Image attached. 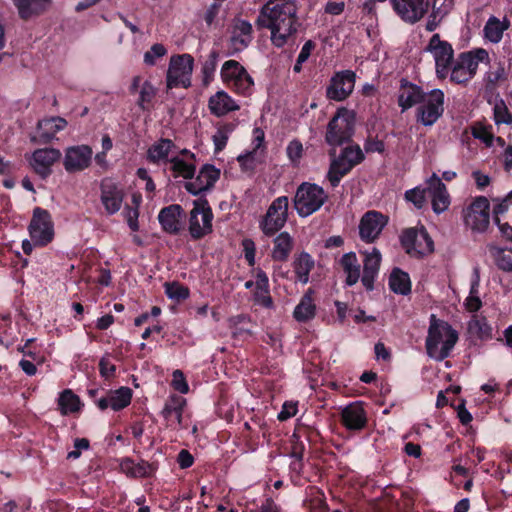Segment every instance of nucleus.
Here are the masks:
<instances>
[{
  "instance_id": "nucleus-28",
  "label": "nucleus",
  "mask_w": 512,
  "mask_h": 512,
  "mask_svg": "<svg viewBox=\"0 0 512 512\" xmlns=\"http://www.w3.org/2000/svg\"><path fill=\"white\" fill-rule=\"evenodd\" d=\"M364 256L361 281L366 290L371 291L374 289V281L379 273L381 253L374 247L372 252H365Z\"/></svg>"
},
{
  "instance_id": "nucleus-63",
  "label": "nucleus",
  "mask_w": 512,
  "mask_h": 512,
  "mask_svg": "<svg viewBox=\"0 0 512 512\" xmlns=\"http://www.w3.org/2000/svg\"><path fill=\"white\" fill-rule=\"evenodd\" d=\"M251 512H281V508L272 498H266L257 509Z\"/></svg>"
},
{
  "instance_id": "nucleus-55",
  "label": "nucleus",
  "mask_w": 512,
  "mask_h": 512,
  "mask_svg": "<svg viewBox=\"0 0 512 512\" xmlns=\"http://www.w3.org/2000/svg\"><path fill=\"white\" fill-rule=\"evenodd\" d=\"M253 296L256 304L268 309L273 307V299L270 295L269 289H256Z\"/></svg>"
},
{
  "instance_id": "nucleus-50",
  "label": "nucleus",
  "mask_w": 512,
  "mask_h": 512,
  "mask_svg": "<svg viewBox=\"0 0 512 512\" xmlns=\"http://www.w3.org/2000/svg\"><path fill=\"white\" fill-rule=\"evenodd\" d=\"M219 54L217 51H211L208 58L204 62L202 66V74H203V81L205 83H209L216 71L217 68V61H218Z\"/></svg>"
},
{
  "instance_id": "nucleus-14",
  "label": "nucleus",
  "mask_w": 512,
  "mask_h": 512,
  "mask_svg": "<svg viewBox=\"0 0 512 512\" xmlns=\"http://www.w3.org/2000/svg\"><path fill=\"white\" fill-rule=\"evenodd\" d=\"M355 81L356 73L352 70L335 72L326 87L327 99L336 102L346 100L354 90Z\"/></svg>"
},
{
  "instance_id": "nucleus-24",
  "label": "nucleus",
  "mask_w": 512,
  "mask_h": 512,
  "mask_svg": "<svg viewBox=\"0 0 512 512\" xmlns=\"http://www.w3.org/2000/svg\"><path fill=\"white\" fill-rule=\"evenodd\" d=\"M133 391L131 388L122 386L116 390H107L101 395L98 401V408L105 411L111 408L113 411H121L130 405Z\"/></svg>"
},
{
  "instance_id": "nucleus-18",
  "label": "nucleus",
  "mask_w": 512,
  "mask_h": 512,
  "mask_svg": "<svg viewBox=\"0 0 512 512\" xmlns=\"http://www.w3.org/2000/svg\"><path fill=\"white\" fill-rule=\"evenodd\" d=\"M124 192L111 178H103L100 182V200L108 215L116 214L122 206Z\"/></svg>"
},
{
  "instance_id": "nucleus-64",
  "label": "nucleus",
  "mask_w": 512,
  "mask_h": 512,
  "mask_svg": "<svg viewBox=\"0 0 512 512\" xmlns=\"http://www.w3.org/2000/svg\"><path fill=\"white\" fill-rule=\"evenodd\" d=\"M254 156H255V152L250 151L246 154L239 155L237 157V161L243 170H248V169L254 168Z\"/></svg>"
},
{
  "instance_id": "nucleus-11",
  "label": "nucleus",
  "mask_w": 512,
  "mask_h": 512,
  "mask_svg": "<svg viewBox=\"0 0 512 512\" xmlns=\"http://www.w3.org/2000/svg\"><path fill=\"white\" fill-rule=\"evenodd\" d=\"M445 95L441 89L427 92L424 100L416 108V121L423 126H433L444 113Z\"/></svg>"
},
{
  "instance_id": "nucleus-20",
  "label": "nucleus",
  "mask_w": 512,
  "mask_h": 512,
  "mask_svg": "<svg viewBox=\"0 0 512 512\" xmlns=\"http://www.w3.org/2000/svg\"><path fill=\"white\" fill-rule=\"evenodd\" d=\"M93 151L88 145H77L66 149L64 168L68 173L80 172L88 168L92 161Z\"/></svg>"
},
{
  "instance_id": "nucleus-53",
  "label": "nucleus",
  "mask_w": 512,
  "mask_h": 512,
  "mask_svg": "<svg viewBox=\"0 0 512 512\" xmlns=\"http://www.w3.org/2000/svg\"><path fill=\"white\" fill-rule=\"evenodd\" d=\"M303 151V145L297 139L292 140L286 148L287 156L295 166L299 164L300 159L303 156Z\"/></svg>"
},
{
  "instance_id": "nucleus-54",
  "label": "nucleus",
  "mask_w": 512,
  "mask_h": 512,
  "mask_svg": "<svg viewBox=\"0 0 512 512\" xmlns=\"http://www.w3.org/2000/svg\"><path fill=\"white\" fill-rule=\"evenodd\" d=\"M167 53L164 45L160 43H155L151 46V48L145 52L144 54V62L147 65H155L156 60L158 58L163 57Z\"/></svg>"
},
{
  "instance_id": "nucleus-27",
  "label": "nucleus",
  "mask_w": 512,
  "mask_h": 512,
  "mask_svg": "<svg viewBox=\"0 0 512 512\" xmlns=\"http://www.w3.org/2000/svg\"><path fill=\"white\" fill-rule=\"evenodd\" d=\"M425 50L432 53L435 66H452L454 63V49L452 45L440 38L439 34H433Z\"/></svg>"
},
{
  "instance_id": "nucleus-52",
  "label": "nucleus",
  "mask_w": 512,
  "mask_h": 512,
  "mask_svg": "<svg viewBox=\"0 0 512 512\" xmlns=\"http://www.w3.org/2000/svg\"><path fill=\"white\" fill-rule=\"evenodd\" d=\"M472 135L474 138L482 141L487 147H491L494 142V135L491 131V126L477 125L472 128Z\"/></svg>"
},
{
  "instance_id": "nucleus-33",
  "label": "nucleus",
  "mask_w": 512,
  "mask_h": 512,
  "mask_svg": "<svg viewBox=\"0 0 512 512\" xmlns=\"http://www.w3.org/2000/svg\"><path fill=\"white\" fill-rule=\"evenodd\" d=\"M313 291L308 289L301 297L300 302L293 311V317L297 322L306 323L316 315V305L312 297Z\"/></svg>"
},
{
  "instance_id": "nucleus-10",
  "label": "nucleus",
  "mask_w": 512,
  "mask_h": 512,
  "mask_svg": "<svg viewBox=\"0 0 512 512\" xmlns=\"http://www.w3.org/2000/svg\"><path fill=\"white\" fill-rule=\"evenodd\" d=\"M193 66L194 58L190 54L172 56L166 74L167 91L177 87L189 88Z\"/></svg>"
},
{
  "instance_id": "nucleus-6",
  "label": "nucleus",
  "mask_w": 512,
  "mask_h": 512,
  "mask_svg": "<svg viewBox=\"0 0 512 512\" xmlns=\"http://www.w3.org/2000/svg\"><path fill=\"white\" fill-rule=\"evenodd\" d=\"M488 60L489 54L483 48L460 53L452 65L450 81L456 84L468 83L476 75L479 63Z\"/></svg>"
},
{
  "instance_id": "nucleus-35",
  "label": "nucleus",
  "mask_w": 512,
  "mask_h": 512,
  "mask_svg": "<svg viewBox=\"0 0 512 512\" xmlns=\"http://www.w3.org/2000/svg\"><path fill=\"white\" fill-rule=\"evenodd\" d=\"M293 249V238L288 232H281L274 239L272 250V259L274 261L285 262Z\"/></svg>"
},
{
  "instance_id": "nucleus-25",
  "label": "nucleus",
  "mask_w": 512,
  "mask_h": 512,
  "mask_svg": "<svg viewBox=\"0 0 512 512\" xmlns=\"http://www.w3.org/2000/svg\"><path fill=\"white\" fill-rule=\"evenodd\" d=\"M184 209L179 204H171L163 207L158 214V221L164 232L171 235H178L182 230L181 219Z\"/></svg>"
},
{
  "instance_id": "nucleus-3",
  "label": "nucleus",
  "mask_w": 512,
  "mask_h": 512,
  "mask_svg": "<svg viewBox=\"0 0 512 512\" xmlns=\"http://www.w3.org/2000/svg\"><path fill=\"white\" fill-rule=\"evenodd\" d=\"M355 112L345 107L338 108L328 122L325 141L329 146L338 147L352 141L355 133Z\"/></svg>"
},
{
  "instance_id": "nucleus-46",
  "label": "nucleus",
  "mask_w": 512,
  "mask_h": 512,
  "mask_svg": "<svg viewBox=\"0 0 512 512\" xmlns=\"http://www.w3.org/2000/svg\"><path fill=\"white\" fill-rule=\"evenodd\" d=\"M233 129L234 125L232 123H226L217 129V132L212 137L215 146V153L221 152L226 147L229 134Z\"/></svg>"
},
{
  "instance_id": "nucleus-5",
  "label": "nucleus",
  "mask_w": 512,
  "mask_h": 512,
  "mask_svg": "<svg viewBox=\"0 0 512 512\" xmlns=\"http://www.w3.org/2000/svg\"><path fill=\"white\" fill-rule=\"evenodd\" d=\"M328 193L316 183L302 182L296 189L293 206L297 214L302 217H308L327 202Z\"/></svg>"
},
{
  "instance_id": "nucleus-9",
  "label": "nucleus",
  "mask_w": 512,
  "mask_h": 512,
  "mask_svg": "<svg viewBox=\"0 0 512 512\" xmlns=\"http://www.w3.org/2000/svg\"><path fill=\"white\" fill-rule=\"evenodd\" d=\"M221 78L228 88L239 95L249 96L253 92V78L236 60L224 62L221 68Z\"/></svg>"
},
{
  "instance_id": "nucleus-40",
  "label": "nucleus",
  "mask_w": 512,
  "mask_h": 512,
  "mask_svg": "<svg viewBox=\"0 0 512 512\" xmlns=\"http://www.w3.org/2000/svg\"><path fill=\"white\" fill-rule=\"evenodd\" d=\"M508 26V21L501 22L496 17H491L484 26L485 37L493 43H498L502 39L503 32Z\"/></svg>"
},
{
  "instance_id": "nucleus-30",
  "label": "nucleus",
  "mask_w": 512,
  "mask_h": 512,
  "mask_svg": "<svg viewBox=\"0 0 512 512\" xmlns=\"http://www.w3.org/2000/svg\"><path fill=\"white\" fill-rule=\"evenodd\" d=\"M175 148L174 141L169 138H160L148 148L146 160L155 165L168 164L171 158L170 154Z\"/></svg>"
},
{
  "instance_id": "nucleus-59",
  "label": "nucleus",
  "mask_w": 512,
  "mask_h": 512,
  "mask_svg": "<svg viewBox=\"0 0 512 512\" xmlns=\"http://www.w3.org/2000/svg\"><path fill=\"white\" fill-rule=\"evenodd\" d=\"M364 149L367 153H383L385 151V143L377 138L368 137L364 143Z\"/></svg>"
},
{
  "instance_id": "nucleus-2",
  "label": "nucleus",
  "mask_w": 512,
  "mask_h": 512,
  "mask_svg": "<svg viewBox=\"0 0 512 512\" xmlns=\"http://www.w3.org/2000/svg\"><path fill=\"white\" fill-rule=\"evenodd\" d=\"M457 341V331L446 322H438L432 315L425 343L428 356L443 361L450 356Z\"/></svg>"
},
{
  "instance_id": "nucleus-16",
  "label": "nucleus",
  "mask_w": 512,
  "mask_h": 512,
  "mask_svg": "<svg viewBox=\"0 0 512 512\" xmlns=\"http://www.w3.org/2000/svg\"><path fill=\"white\" fill-rule=\"evenodd\" d=\"M390 4L404 23L414 25L428 13L430 0H390Z\"/></svg>"
},
{
  "instance_id": "nucleus-15",
  "label": "nucleus",
  "mask_w": 512,
  "mask_h": 512,
  "mask_svg": "<svg viewBox=\"0 0 512 512\" xmlns=\"http://www.w3.org/2000/svg\"><path fill=\"white\" fill-rule=\"evenodd\" d=\"M465 225L476 232H485L490 222V204L485 196H479L464 211Z\"/></svg>"
},
{
  "instance_id": "nucleus-42",
  "label": "nucleus",
  "mask_w": 512,
  "mask_h": 512,
  "mask_svg": "<svg viewBox=\"0 0 512 512\" xmlns=\"http://www.w3.org/2000/svg\"><path fill=\"white\" fill-rule=\"evenodd\" d=\"M157 89L154 85L146 80L142 83L139 90V98L137 106L143 111H150L153 108V101L156 97Z\"/></svg>"
},
{
  "instance_id": "nucleus-56",
  "label": "nucleus",
  "mask_w": 512,
  "mask_h": 512,
  "mask_svg": "<svg viewBox=\"0 0 512 512\" xmlns=\"http://www.w3.org/2000/svg\"><path fill=\"white\" fill-rule=\"evenodd\" d=\"M242 247L244 252L245 260L247 261L249 266L255 265V254H256V246L252 239L245 238L242 240Z\"/></svg>"
},
{
  "instance_id": "nucleus-48",
  "label": "nucleus",
  "mask_w": 512,
  "mask_h": 512,
  "mask_svg": "<svg viewBox=\"0 0 512 512\" xmlns=\"http://www.w3.org/2000/svg\"><path fill=\"white\" fill-rule=\"evenodd\" d=\"M506 79L505 62L499 61L496 68L490 70L486 74V86L489 89H493L497 86L500 81Z\"/></svg>"
},
{
  "instance_id": "nucleus-61",
  "label": "nucleus",
  "mask_w": 512,
  "mask_h": 512,
  "mask_svg": "<svg viewBox=\"0 0 512 512\" xmlns=\"http://www.w3.org/2000/svg\"><path fill=\"white\" fill-rule=\"evenodd\" d=\"M177 463L181 469H188L194 464V457L188 450L182 449L177 455Z\"/></svg>"
},
{
  "instance_id": "nucleus-51",
  "label": "nucleus",
  "mask_w": 512,
  "mask_h": 512,
  "mask_svg": "<svg viewBox=\"0 0 512 512\" xmlns=\"http://www.w3.org/2000/svg\"><path fill=\"white\" fill-rule=\"evenodd\" d=\"M156 470L157 465L155 463L141 460L139 463H135V468L132 472V478H148L151 477Z\"/></svg>"
},
{
  "instance_id": "nucleus-4",
  "label": "nucleus",
  "mask_w": 512,
  "mask_h": 512,
  "mask_svg": "<svg viewBox=\"0 0 512 512\" xmlns=\"http://www.w3.org/2000/svg\"><path fill=\"white\" fill-rule=\"evenodd\" d=\"M330 155L334 157L331 159L326 178L333 188L337 187L342 178L365 159L364 153L358 144L344 147L338 156H335V151Z\"/></svg>"
},
{
  "instance_id": "nucleus-37",
  "label": "nucleus",
  "mask_w": 512,
  "mask_h": 512,
  "mask_svg": "<svg viewBox=\"0 0 512 512\" xmlns=\"http://www.w3.org/2000/svg\"><path fill=\"white\" fill-rule=\"evenodd\" d=\"M389 288L396 294L408 295L411 293V280L407 272L394 268L389 277Z\"/></svg>"
},
{
  "instance_id": "nucleus-22",
  "label": "nucleus",
  "mask_w": 512,
  "mask_h": 512,
  "mask_svg": "<svg viewBox=\"0 0 512 512\" xmlns=\"http://www.w3.org/2000/svg\"><path fill=\"white\" fill-rule=\"evenodd\" d=\"M186 404V399L177 394L170 395L167 398L161 411L167 427L172 429L185 427L183 424V412Z\"/></svg>"
},
{
  "instance_id": "nucleus-60",
  "label": "nucleus",
  "mask_w": 512,
  "mask_h": 512,
  "mask_svg": "<svg viewBox=\"0 0 512 512\" xmlns=\"http://www.w3.org/2000/svg\"><path fill=\"white\" fill-rule=\"evenodd\" d=\"M452 4L453 1H449L448 3L443 2L440 6H437V0H433L431 14L443 20L450 12Z\"/></svg>"
},
{
  "instance_id": "nucleus-31",
  "label": "nucleus",
  "mask_w": 512,
  "mask_h": 512,
  "mask_svg": "<svg viewBox=\"0 0 512 512\" xmlns=\"http://www.w3.org/2000/svg\"><path fill=\"white\" fill-rule=\"evenodd\" d=\"M295 282L307 284L310 279V273L315 267L314 258L306 251L296 253L292 261Z\"/></svg>"
},
{
  "instance_id": "nucleus-58",
  "label": "nucleus",
  "mask_w": 512,
  "mask_h": 512,
  "mask_svg": "<svg viewBox=\"0 0 512 512\" xmlns=\"http://www.w3.org/2000/svg\"><path fill=\"white\" fill-rule=\"evenodd\" d=\"M100 375L106 379L112 378L116 373V366L107 358L103 357L99 361Z\"/></svg>"
},
{
  "instance_id": "nucleus-41",
  "label": "nucleus",
  "mask_w": 512,
  "mask_h": 512,
  "mask_svg": "<svg viewBox=\"0 0 512 512\" xmlns=\"http://www.w3.org/2000/svg\"><path fill=\"white\" fill-rule=\"evenodd\" d=\"M61 413L66 415L80 410V398L70 389L64 390L58 399Z\"/></svg>"
},
{
  "instance_id": "nucleus-17",
  "label": "nucleus",
  "mask_w": 512,
  "mask_h": 512,
  "mask_svg": "<svg viewBox=\"0 0 512 512\" xmlns=\"http://www.w3.org/2000/svg\"><path fill=\"white\" fill-rule=\"evenodd\" d=\"M220 174V169L214 165L204 164L193 181L184 183V188L188 193L198 196L203 192L211 190L219 180Z\"/></svg>"
},
{
  "instance_id": "nucleus-26",
  "label": "nucleus",
  "mask_w": 512,
  "mask_h": 512,
  "mask_svg": "<svg viewBox=\"0 0 512 512\" xmlns=\"http://www.w3.org/2000/svg\"><path fill=\"white\" fill-rule=\"evenodd\" d=\"M424 89L407 79H401L398 94V105L402 111H406L416 105H419L426 96Z\"/></svg>"
},
{
  "instance_id": "nucleus-7",
  "label": "nucleus",
  "mask_w": 512,
  "mask_h": 512,
  "mask_svg": "<svg viewBox=\"0 0 512 512\" xmlns=\"http://www.w3.org/2000/svg\"><path fill=\"white\" fill-rule=\"evenodd\" d=\"M400 243L408 255L418 259L434 251V242L423 225L404 229L400 235Z\"/></svg>"
},
{
  "instance_id": "nucleus-12",
  "label": "nucleus",
  "mask_w": 512,
  "mask_h": 512,
  "mask_svg": "<svg viewBox=\"0 0 512 512\" xmlns=\"http://www.w3.org/2000/svg\"><path fill=\"white\" fill-rule=\"evenodd\" d=\"M28 230L35 246L44 247L51 243L54 239V223L49 211L41 207L34 208Z\"/></svg>"
},
{
  "instance_id": "nucleus-23",
  "label": "nucleus",
  "mask_w": 512,
  "mask_h": 512,
  "mask_svg": "<svg viewBox=\"0 0 512 512\" xmlns=\"http://www.w3.org/2000/svg\"><path fill=\"white\" fill-rule=\"evenodd\" d=\"M385 225L386 220L380 212L374 210L366 212L359 224L360 238L367 243L374 242Z\"/></svg>"
},
{
  "instance_id": "nucleus-29",
  "label": "nucleus",
  "mask_w": 512,
  "mask_h": 512,
  "mask_svg": "<svg viewBox=\"0 0 512 512\" xmlns=\"http://www.w3.org/2000/svg\"><path fill=\"white\" fill-rule=\"evenodd\" d=\"M429 195L432 197V209L436 214L444 212L449 204V194L445 184L441 179L433 174L428 180Z\"/></svg>"
},
{
  "instance_id": "nucleus-39",
  "label": "nucleus",
  "mask_w": 512,
  "mask_h": 512,
  "mask_svg": "<svg viewBox=\"0 0 512 512\" xmlns=\"http://www.w3.org/2000/svg\"><path fill=\"white\" fill-rule=\"evenodd\" d=\"M169 170L173 178L182 177L187 180H192L196 173V165L193 162H188L178 155L171 156L169 160Z\"/></svg>"
},
{
  "instance_id": "nucleus-8",
  "label": "nucleus",
  "mask_w": 512,
  "mask_h": 512,
  "mask_svg": "<svg viewBox=\"0 0 512 512\" xmlns=\"http://www.w3.org/2000/svg\"><path fill=\"white\" fill-rule=\"evenodd\" d=\"M213 211L206 197L193 201L188 230L194 240H200L213 231Z\"/></svg>"
},
{
  "instance_id": "nucleus-13",
  "label": "nucleus",
  "mask_w": 512,
  "mask_h": 512,
  "mask_svg": "<svg viewBox=\"0 0 512 512\" xmlns=\"http://www.w3.org/2000/svg\"><path fill=\"white\" fill-rule=\"evenodd\" d=\"M288 206L287 196H279L272 201L259 224L266 236H273L284 227L288 219Z\"/></svg>"
},
{
  "instance_id": "nucleus-62",
  "label": "nucleus",
  "mask_w": 512,
  "mask_h": 512,
  "mask_svg": "<svg viewBox=\"0 0 512 512\" xmlns=\"http://www.w3.org/2000/svg\"><path fill=\"white\" fill-rule=\"evenodd\" d=\"M298 411V407L296 403L293 402H285L282 406V410L278 415V419L280 421L287 420L296 415Z\"/></svg>"
},
{
  "instance_id": "nucleus-44",
  "label": "nucleus",
  "mask_w": 512,
  "mask_h": 512,
  "mask_svg": "<svg viewBox=\"0 0 512 512\" xmlns=\"http://www.w3.org/2000/svg\"><path fill=\"white\" fill-rule=\"evenodd\" d=\"M60 157V151L54 148L37 149L33 153L34 163L46 167H51Z\"/></svg>"
},
{
  "instance_id": "nucleus-34",
  "label": "nucleus",
  "mask_w": 512,
  "mask_h": 512,
  "mask_svg": "<svg viewBox=\"0 0 512 512\" xmlns=\"http://www.w3.org/2000/svg\"><path fill=\"white\" fill-rule=\"evenodd\" d=\"M51 0H14L19 16L28 20L34 15H39L46 10Z\"/></svg>"
},
{
  "instance_id": "nucleus-21",
  "label": "nucleus",
  "mask_w": 512,
  "mask_h": 512,
  "mask_svg": "<svg viewBox=\"0 0 512 512\" xmlns=\"http://www.w3.org/2000/svg\"><path fill=\"white\" fill-rule=\"evenodd\" d=\"M341 424L350 431H361L368 424L363 402L356 401L344 407L340 413Z\"/></svg>"
},
{
  "instance_id": "nucleus-36",
  "label": "nucleus",
  "mask_w": 512,
  "mask_h": 512,
  "mask_svg": "<svg viewBox=\"0 0 512 512\" xmlns=\"http://www.w3.org/2000/svg\"><path fill=\"white\" fill-rule=\"evenodd\" d=\"M340 265L346 273V284L355 285L360 278V264L354 252L345 253L340 259Z\"/></svg>"
},
{
  "instance_id": "nucleus-32",
  "label": "nucleus",
  "mask_w": 512,
  "mask_h": 512,
  "mask_svg": "<svg viewBox=\"0 0 512 512\" xmlns=\"http://www.w3.org/2000/svg\"><path fill=\"white\" fill-rule=\"evenodd\" d=\"M211 113L217 117L239 109V105L225 91H219L211 96L208 103Z\"/></svg>"
},
{
  "instance_id": "nucleus-1",
  "label": "nucleus",
  "mask_w": 512,
  "mask_h": 512,
  "mask_svg": "<svg viewBox=\"0 0 512 512\" xmlns=\"http://www.w3.org/2000/svg\"><path fill=\"white\" fill-rule=\"evenodd\" d=\"M257 24L269 29L271 42L277 48L284 47L298 32L297 6L292 0H269L261 8Z\"/></svg>"
},
{
  "instance_id": "nucleus-45",
  "label": "nucleus",
  "mask_w": 512,
  "mask_h": 512,
  "mask_svg": "<svg viewBox=\"0 0 512 512\" xmlns=\"http://www.w3.org/2000/svg\"><path fill=\"white\" fill-rule=\"evenodd\" d=\"M164 288L166 296L176 302L184 301L190 295L189 288L177 281L166 282Z\"/></svg>"
},
{
  "instance_id": "nucleus-43",
  "label": "nucleus",
  "mask_w": 512,
  "mask_h": 512,
  "mask_svg": "<svg viewBox=\"0 0 512 512\" xmlns=\"http://www.w3.org/2000/svg\"><path fill=\"white\" fill-rule=\"evenodd\" d=\"M488 250L498 269L504 272H512V256L505 253V249L495 245H489Z\"/></svg>"
},
{
  "instance_id": "nucleus-19",
  "label": "nucleus",
  "mask_w": 512,
  "mask_h": 512,
  "mask_svg": "<svg viewBox=\"0 0 512 512\" xmlns=\"http://www.w3.org/2000/svg\"><path fill=\"white\" fill-rule=\"evenodd\" d=\"M66 126L67 121L60 116L44 118L38 121L36 132L30 137V140L37 145L49 144L56 138V134Z\"/></svg>"
},
{
  "instance_id": "nucleus-47",
  "label": "nucleus",
  "mask_w": 512,
  "mask_h": 512,
  "mask_svg": "<svg viewBox=\"0 0 512 512\" xmlns=\"http://www.w3.org/2000/svg\"><path fill=\"white\" fill-rule=\"evenodd\" d=\"M427 193L429 194V187L422 188L417 186L413 189L407 190L404 197L408 202L413 203L416 208L421 209L426 204Z\"/></svg>"
},
{
  "instance_id": "nucleus-57",
  "label": "nucleus",
  "mask_w": 512,
  "mask_h": 512,
  "mask_svg": "<svg viewBox=\"0 0 512 512\" xmlns=\"http://www.w3.org/2000/svg\"><path fill=\"white\" fill-rule=\"evenodd\" d=\"M172 387L182 394H186L189 391L188 383L181 370L177 369L173 372Z\"/></svg>"
},
{
  "instance_id": "nucleus-49",
  "label": "nucleus",
  "mask_w": 512,
  "mask_h": 512,
  "mask_svg": "<svg viewBox=\"0 0 512 512\" xmlns=\"http://www.w3.org/2000/svg\"><path fill=\"white\" fill-rule=\"evenodd\" d=\"M493 114L494 121L497 125L512 123V114L509 112L503 100L496 102L493 108Z\"/></svg>"
},
{
  "instance_id": "nucleus-38",
  "label": "nucleus",
  "mask_w": 512,
  "mask_h": 512,
  "mask_svg": "<svg viewBox=\"0 0 512 512\" xmlns=\"http://www.w3.org/2000/svg\"><path fill=\"white\" fill-rule=\"evenodd\" d=\"M303 434L308 441H312L314 436L318 435V432L309 427V426H303L298 428L292 435V448L290 456L293 459H303L304 453H305V445L300 440L301 435Z\"/></svg>"
}]
</instances>
